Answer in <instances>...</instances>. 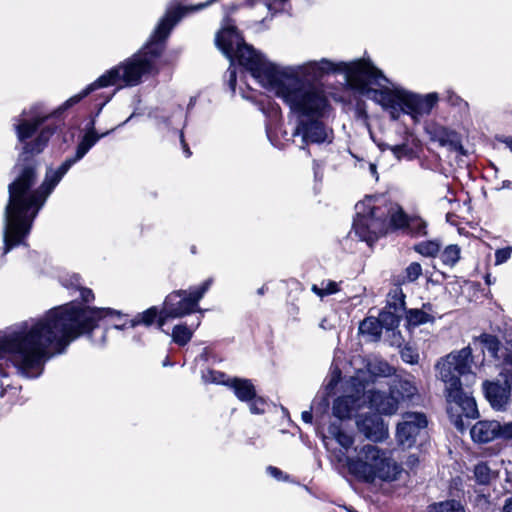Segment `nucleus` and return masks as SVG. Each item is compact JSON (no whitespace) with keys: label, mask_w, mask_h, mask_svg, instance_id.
Returning a JSON list of instances; mask_svg holds the SVG:
<instances>
[{"label":"nucleus","mask_w":512,"mask_h":512,"mask_svg":"<svg viewBox=\"0 0 512 512\" xmlns=\"http://www.w3.org/2000/svg\"><path fill=\"white\" fill-rule=\"evenodd\" d=\"M482 387L484 396L491 407L497 411L505 410L512 386L506 384L504 381L500 383L499 381L485 380Z\"/></svg>","instance_id":"a211bd4d"},{"label":"nucleus","mask_w":512,"mask_h":512,"mask_svg":"<svg viewBox=\"0 0 512 512\" xmlns=\"http://www.w3.org/2000/svg\"><path fill=\"white\" fill-rule=\"evenodd\" d=\"M398 209H402L398 203L392 201H385L383 204H373L368 207L367 211H363L372 221H375L377 225L385 233L391 232V216L396 213Z\"/></svg>","instance_id":"6ab92c4d"},{"label":"nucleus","mask_w":512,"mask_h":512,"mask_svg":"<svg viewBox=\"0 0 512 512\" xmlns=\"http://www.w3.org/2000/svg\"><path fill=\"white\" fill-rule=\"evenodd\" d=\"M474 477L479 485H489L491 482V469L487 462H479L474 467Z\"/></svg>","instance_id":"ea45409f"},{"label":"nucleus","mask_w":512,"mask_h":512,"mask_svg":"<svg viewBox=\"0 0 512 512\" xmlns=\"http://www.w3.org/2000/svg\"><path fill=\"white\" fill-rule=\"evenodd\" d=\"M473 355L470 346L446 355L442 359L439 374L445 386L455 380H461V376L472 374Z\"/></svg>","instance_id":"f8f14e48"},{"label":"nucleus","mask_w":512,"mask_h":512,"mask_svg":"<svg viewBox=\"0 0 512 512\" xmlns=\"http://www.w3.org/2000/svg\"><path fill=\"white\" fill-rule=\"evenodd\" d=\"M428 420L423 412H405L396 427V440L403 449L417 444V438L425 433Z\"/></svg>","instance_id":"ddd939ff"},{"label":"nucleus","mask_w":512,"mask_h":512,"mask_svg":"<svg viewBox=\"0 0 512 512\" xmlns=\"http://www.w3.org/2000/svg\"><path fill=\"white\" fill-rule=\"evenodd\" d=\"M314 407H312L311 409H313ZM301 418L302 420L307 423V424H311L312 421H313V413H312V410H307V411H303L302 414H301Z\"/></svg>","instance_id":"680f3d73"},{"label":"nucleus","mask_w":512,"mask_h":512,"mask_svg":"<svg viewBox=\"0 0 512 512\" xmlns=\"http://www.w3.org/2000/svg\"><path fill=\"white\" fill-rule=\"evenodd\" d=\"M473 341L474 343L479 342L482 345L483 355L484 349H486L492 358L499 359L498 353L502 348V343L496 335L483 332L479 336L474 337Z\"/></svg>","instance_id":"7c9ffc66"},{"label":"nucleus","mask_w":512,"mask_h":512,"mask_svg":"<svg viewBox=\"0 0 512 512\" xmlns=\"http://www.w3.org/2000/svg\"><path fill=\"white\" fill-rule=\"evenodd\" d=\"M400 357H401L402 361L407 364L413 365V364H417L419 361L418 351L409 344H406L400 350Z\"/></svg>","instance_id":"37998d69"},{"label":"nucleus","mask_w":512,"mask_h":512,"mask_svg":"<svg viewBox=\"0 0 512 512\" xmlns=\"http://www.w3.org/2000/svg\"><path fill=\"white\" fill-rule=\"evenodd\" d=\"M179 137H180V142H181L183 151L185 153V156L186 157H190L192 155V152L190 150V147H189L188 143L185 140V136H184L183 131H180Z\"/></svg>","instance_id":"bf43d9fd"},{"label":"nucleus","mask_w":512,"mask_h":512,"mask_svg":"<svg viewBox=\"0 0 512 512\" xmlns=\"http://www.w3.org/2000/svg\"><path fill=\"white\" fill-rule=\"evenodd\" d=\"M497 140L504 143L512 151V136L497 137Z\"/></svg>","instance_id":"338daca9"},{"label":"nucleus","mask_w":512,"mask_h":512,"mask_svg":"<svg viewBox=\"0 0 512 512\" xmlns=\"http://www.w3.org/2000/svg\"><path fill=\"white\" fill-rule=\"evenodd\" d=\"M258 2H262L263 4H265V6L268 8V10L270 12H272V10H273V8H272V0H244L242 2V4H244V7L245 6L253 7Z\"/></svg>","instance_id":"13d9d810"},{"label":"nucleus","mask_w":512,"mask_h":512,"mask_svg":"<svg viewBox=\"0 0 512 512\" xmlns=\"http://www.w3.org/2000/svg\"><path fill=\"white\" fill-rule=\"evenodd\" d=\"M79 292V300L53 307L32 324L23 321L15 329L0 334V376L7 377V369L12 365L29 377L31 372L43 370L52 356L51 347L62 354L81 337L92 340L102 320L123 316L113 308L90 306L95 300L92 289L82 286Z\"/></svg>","instance_id":"f03ea898"},{"label":"nucleus","mask_w":512,"mask_h":512,"mask_svg":"<svg viewBox=\"0 0 512 512\" xmlns=\"http://www.w3.org/2000/svg\"><path fill=\"white\" fill-rule=\"evenodd\" d=\"M500 439L503 440H512V422H508L505 424L500 423Z\"/></svg>","instance_id":"603ef678"},{"label":"nucleus","mask_w":512,"mask_h":512,"mask_svg":"<svg viewBox=\"0 0 512 512\" xmlns=\"http://www.w3.org/2000/svg\"><path fill=\"white\" fill-rule=\"evenodd\" d=\"M9 390H13L14 393H17V392L19 393V389L17 387H14L11 385H7L5 387L3 384H1L0 385V396L4 397L8 393Z\"/></svg>","instance_id":"e2e57ef3"},{"label":"nucleus","mask_w":512,"mask_h":512,"mask_svg":"<svg viewBox=\"0 0 512 512\" xmlns=\"http://www.w3.org/2000/svg\"><path fill=\"white\" fill-rule=\"evenodd\" d=\"M391 151L396 158L400 159L411 153L412 149L407 144L403 143L394 145L393 147H391Z\"/></svg>","instance_id":"09e8293b"},{"label":"nucleus","mask_w":512,"mask_h":512,"mask_svg":"<svg viewBox=\"0 0 512 512\" xmlns=\"http://www.w3.org/2000/svg\"><path fill=\"white\" fill-rule=\"evenodd\" d=\"M403 313L404 312L401 310H395L386 305L378 315L382 328L386 331H394L397 329L400 325Z\"/></svg>","instance_id":"c756f323"},{"label":"nucleus","mask_w":512,"mask_h":512,"mask_svg":"<svg viewBox=\"0 0 512 512\" xmlns=\"http://www.w3.org/2000/svg\"><path fill=\"white\" fill-rule=\"evenodd\" d=\"M417 394L415 384L402 377H394L389 384L388 393L371 390L368 395L369 407L380 415H393L401 402H409Z\"/></svg>","instance_id":"9d476101"},{"label":"nucleus","mask_w":512,"mask_h":512,"mask_svg":"<svg viewBox=\"0 0 512 512\" xmlns=\"http://www.w3.org/2000/svg\"><path fill=\"white\" fill-rule=\"evenodd\" d=\"M355 110L358 117L365 119L368 118L366 103L363 99L359 98L356 100Z\"/></svg>","instance_id":"864d4df0"},{"label":"nucleus","mask_w":512,"mask_h":512,"mask_svg":"<svg viewBox=\"0 0 512 512\" xmlns=\"http://www.w3.org/2000/svg\"><path fill=\"white\" fill-rule=\"evenodd\" d=\"M425 512H469L465 501L450 498L439 502H433L426 507Z\"/></svg>","instance_id":"bb28decb"},{"label":"nucleus","mask_w":512,"mask_h":512,"mask_svg":"<svg viewBox=\"0 0 512 512\" xmlns=\"http://www.w3.org/2000/svg\"><path fill=\"white\" fill-rule=\"evenodd\" d=\"M320 408H321L323 413L327 411V409L329 408V401H328L327 398L324 397V398L321 399V401L318 403V406L315 407L316 412Z\"/></svg>","instance_id":"0e129e2a"},{"label":"nucleus","mask_w":512,"mask_h":512,"mask_svg":"<svg viewBox=\"0 0 512 512\" xmlns=\"http://www.w3.org/2000/svg\"><path fill=\"white\" fill-rule=\"evenodd\" d=\"M358 430L374 442L383 441L388 435V428L382 415L377 412L366 413L357 420Z\"/></svg>","instance_id":"dca6fc26"},{"label":"nucleus","mask_w":512,"mask_h":512,"mask_svg":"<svg viewBox=\"0 0 512 512\" xmlns=\"http://www.w3.org/2000/svg\"><path fill=\"white\" fill-rule=\"evenodd\" d=\"M447 401L452 404L449 409L454 425L461 431L466 427L463 418L477 419L479 411L474 397L466 392L461 380H455L446 386Z\"/></svg>","instance_id":"9b49d317"},{"label":"nucleus","mask_w":512,"mask_h":512,"mask_svg":"<svg viewBox=\"0 0 512 512\" xmlns=\"http://www.w3.org/2000/svg\"><path fill=\"white\" fill-rule=\"evenodd\" d=\"M354 402L355 400L352 396H338L333 402V416L340 421L350 419L354 410Z\"/></svg>","instance_id":"cd10ccee"},{"label":"nucleus","mask_w":512,"mask_h":512,"mask_svg":"<svg viewBox=\"0 0 512 512\" xmlns=\"http://www.w3.org/2000/svg\"><path fill=\"white\" fill-rule=\"evenodd\" d=\"M391 232L401 231L411 238H421L428 235V223L419 215H409L404 209H398L391 216Z\"/></svg>","instance_id":"4468645a"},{"label":"nucleus","mask_w":512,"mask_h":512,"mask_svg":"<svg viewBox=\"0 0 512 512\" xmlns=\"http://www.w3.org/2000/svg\"><path fill=\"white\" fill-rule=\"evenodd\" d=\"M401 286L402 285H399V283H395V288H393L388 294L390 300L387 301L386 305L395 310H401L404 312L407 309L406 294L403 292Z\"/></svg>","instance_id":"c9c22d12"},{"label":"nucleus","mask_w":512,"mask_h":512,"mask_svg":"<svg viewBox=\"0 0 512 512\" xmlns=\"http://www.w3.org/2000/svg\"><path fill=\"white\" fill-rule=\"evenodd\" d=\"M78 160L72 156L67 159L56 169L54 170L60 178H63L64 175L69 171V169L76 163Z\"/></svg>","instance_id":"de8ad7c7"},{"label":"nucleus","mask_w":512,"mask_h":512,"mask_svg":"<svg viewBox=\"0 0 512 512\" xmlns=\"http://www.w3.org/2000/svg\"><path fill=\"white\" fill-rule=\"evenodd\" d=\"M242 7H244L242 2H232L222 6L224 15L221 28L215 35V44L232 64L237 63L249 71L254 67V62H260L265 56L251 44L246 43L243 33L235 24L236 21L232 15Z\"/></svg>","instance_id":"423d86ee"},{"label":"nucleus","mask_w":512,"mask_h":512,"mask_svg":"<svg viewBox=\"0 0 512 512\" xmlns=\"http://www.w3.org/2000/svg\"><path fill=\"white\" fill-rule=\"evenodd\" d=\"M111 97H106L102 102L96 104V111L94 113V116L91 117V119L89 120V122L86 124V127H85V132H89V131H96L95 129V117L99 115V113L101 112L102 108L106 105V103H108L110 101Z\"/></svg>","instance_id":"49530a36"},{"label":"nucleus","mask_w":512,"mask_h":512,"mask_svg":"<svg viewBox=\"0 0 512 512\" xmlns=\"http://www.w3.org/2000/svg\"><path fill=\"white\" fill-rule=\"evenodd\" d=\"M225 387L231 389L236 398L241 402H248L255 397L256 387L251 379L232 377L229 383H225Z\"/></svg>","instance_id":"4be33fe9"},{"label":"nucleus","mask_w":512,"mask_h":512,"mask_svg":"<svg viewBox=\"0 0 512 512\" xmlns=\"http://www.w3.org/2000/svg\"><path fill=\"white\" fill-rule=\"evenodd\" d=\"M385 94L387 98L382 108L389 112L392 120H398L401 114H407L414 120L429 115L439 100L436 92L422 96L402 88H391Z\"/></svg>","instance_id":"1a4fd4ad"},{"label":"nucleus","mask_w":512,"mask_h":512,"mask_svg":"<svg viewBox=\"0 0 512 512\" xmlns=\"http://www.w3.org/2000/svg\"><path fill=\"white\" fill-rule=\"evenodd\" d=\"M122 314H123V316H121V317L116 316L119 321L117 323L113 324L112 327L117 330H125L127 328H135L136 326L130 325L133 318L128 319L127 314H124V313H122Z\"/></svg>","instance_id":"8fccbe9b"},{"label":"nucleus","mask_w":512,"mask_h":512,"mask_svg":"<svg viewBox=\"0 0 512 512\" xmlns=\"http://www.w3.org/2000/svg\"><path fill=\"white\" fill-rule=\"evenodd\" d=\"M422 311H425L426 313H431L434 315V305L431 302H424L422 303L421 308H419Z\"/></svg>","instance_id":"69168bd1"},{"label":"nucleus","mask_w":512,"mask_h":512,"mask_svg":"<svg viewBox=\"0 0 512 512\" xmlns=\"http://www.w3.org/2000/svg\"><path fill=\"white\" fill-rule=\"evenodd\" d=\"M228 87L232 93L236 90L237 85V73L235 69H228V80H227Z\"/></svg>","instance_id":"5fc2aeb1"},{"label":"nucleus","mask_w":512,"mask_h":512,"mask_svg":"<svg viewBox=\"0 0 512 512\" xmlns=\"http://www.w3.org/2000/svg\"><path fill=\"white\" fill-rule=\"evenodd\" d=\"M260 111L271 121L277 122L281 119L282 113L278 103H276L271 97L266 96L260 99L258 102Z\"/></svg>","instance_id":"72a5a7b5"},{"label":"nucleus","mask_w":512,"mask_h":512,"mask_svg":"<svg viewBox=\"0 0 512 512\" xmlns=\"http://www.w3.org/2000/svg\"><path fill=\"white\" fill-rule=\"evenodd\" d=\"M500 422L497 420H479L470 429L472 440L477 444H486L500 439Z\"/></svg>","instance_id":"412c9836"},{"label":"nucleus","mask_w":512,"mask_h":512,"mask_svg":"<svg viewBox=\"0 0 512 512\" xmlns=\"http://www.w3.org/2000/svg\"><path fill=\"white\" fill-rule=\"evenodd\" d=\"M427 131L430 139L437 141L441 147H448L451 151L465 155L464 147L456 131L441 125H432Z\"/></svg>","instance_id":"aec40b11"},{"label":"nucleus","mask_w":512,"mask_h":512,"mask_svg":"<svg viewBox=\"0 0 512 512\" xmlns=\"http://www.w3.org/2000/svg\"><path fill=\"white\" fill-rule=\"evenodd\" d=\"M339 62L334 63L328 59H321L319 62L312 61L302 67L304 76H311L313 79L318 80L330 73H339Z\"/></svg>","instance_id":"5701e85b"},{"label":"nucleus","mask_w":512,"mask_h":512,"mask_svg":"<svg viewBox=\"0 0 512 512\" xmlns=\"http://www.w3.org/2000/svg\"><path fill=\"white\" fill-rule=\"evenodd\" d=\"M355 456H345V463L350 475L365 483H373L375 479L392 482L399 478L403 471L401 464L379 447L366 444L360 449L354 448Z\"/></svg>","instance_id":"0eeeda50"},{"label":"nucleus","mask_w":512,"mask_h":512,"mask_svg":"<svg viewBox=\"0 0 512 512\" xmlns=\"http://www.w3.org/2000/svg\"><path fill=\"white\" fill-rule=\"evenodd\" d=\"M218 0H206L196 5L180 4L169 7L159 20L147 42L134 54L118 65L110 68L86 87L83 95H90L97 89L117 86L118 88L135 87L143 82L144 77H154L160 73L158 62L163 56L167 39L174 26L188 13L200 11Z\"/></svg>","instance_id":"7ed1b4c3"},{"label":"nucleus","mask_w":512,"mask_h":512,"mask_svg":"<svg viewBox=\"0 0 512 512\" xmlns=\"http://www.w3.org/2000/svg\"><path fill=\"white\" fill-rule=\"evenodd\" d=\"M503 512H512V497H509L505 500Z\"/></svg>","instance_id":"774afa93"},{"label":"nucleus","mask_w":512,"mask_h":512,"mask_svg":"<svg viewBox=\"0 0 512 512\" xmlns=\"http://www.w3.org/2000/svg\"><path fill=\"white\" fill-rule=\"evenodd\" d=\"M439 239L425 240L413 245L412 249L423 257L436 258L441 251Z\"/></svg>","instance_id":"473e14b6"},{"label":"nucleus","mask_w":512,"mask_h":512,"mask_svg":"<svg viewBox=\"0 0 512 512\" xmlns=\"http://www.w3.org/2000/svg\"><path fill=\"white\" fill-rule=\"evenodd\" d=\"M328 432L332 438L335 439V441L344 449V451H341L342 458L339 457L338 461H345V456H348L347 453L349 449L353 447L355 441L354 436L344 431L340 422H331L328 426Z\"/></svg>","instance_id":"b1692460"},{"label":"nucleus","mask_w":512,"mask_h":512,"mask_svg":"<svg viewBox=\"0 0 512 512\" xmlns=\"http://www.w3.org/2000/svg\"><path fill=\"white\" fill-rule=\"evenodd\" d=\"M405 328L408 331H412L416 327L431 323L433 324L436 320L435 316L431 313H426L418 308H407L404 311Z\"/></svg>","instance_id":"393cba45"},{"label":"nucleus","mask_w":512,"mask_h":512,"mask_svg":"<svg viewBox=\"0 0 512 512\" xmlns=\"http://www.w3.org/2000/svg\"><path fill=\"white\" fill-rule=\"evenodd\" d=\"M446 100L452 106H460L461 103L464 102V100L459 95L450 91L447 93Z\"/></svg>","instance_id":"6e6d98bb"},{"label":"nucleus","mask_w":512,"mask_h":512,"mask_svg":"<svg viewBox=\"0 0 512 512\" xmlns=\"http://www.w3.org/2000/svg\"><path fill=\"white\" fill-rule=\"evenodd\" d=\"M311 290L317 296L323 298L339 292L340 288L337 282L328 280L325 287H319L318 285L313 284Z\"/></svg>","instance_id":"a19ab883"},{"label":"nucleus","mask_w":512,"mask_h":512,"mask_svg":"<svg viewBox=\"0 0 512 512\" xmlns=\"http://www.w3.org/2000/svg\"><path fill=\"white\" fill-rule=\"evenodd\" d=\"M112 131H114V129L101 134L97 131L85 132L76 147L74 157L80 161L101 138L107 136Z\"/></svg>","instance_id":"a878e982"},{"label":"nucleus","mask_w":512,"mask_h":512,"mask_svg":"<svg viewBox=\"0 0 512 512\" xmlns=\"http://www.w3.org/2000/svg\"><path fill=\"white\" fill-rule=\"evenodd\" d=\"M382 329L381 321H379L378 317H366L359 325V332L361 334H367L375 338H380Z\"/></svg>","instance_id":"e433bc0d"},{"label":"nucleus","mask_w":512,"mask_h":512,"mask_svg":"<svg viewBox=\"0 0 512 512\" xmlns=\"http://www.w3.org/2000/svg\"><path fill=\"white\" fill-rule=\"evenodd\" d=\"M443 265L454 267L461 258V248L458 244H450L439 253Z\"/></svg>","instance_id":"f704fd0d"},{"label":"nucleus","mask_w":512,"mask_h":512,"mask_svg":"<svg viewBox=\"0 0 512 512\" xmlns=\"http://www.w3.org/2000/svg\"><path fill=\"white\" fill-rule=\"evenodd\" d=\"M320 118L299 119L294 135L301 134L305 143H324L328 135L326 126Z\"/></svg>","instance_id":"f3484780"},{"label":"nucleus","mask_w":512,"mask_h":512,"mask_svg":"<svg viewBox=\"0 0 512 512\" xmlns=\"http://www.w3.org/2000/svg\"><path fill=\"white\" fill-rule=\"evenodd\" d=\"M268 471L269 473L275 477L276 479L280 480L283 476V472L282 470H280L279 468L275 467V466H269L268 467Z\"/></svg>","instance_id":"052dcab7"},{"label":"nucleus","mask_w":512,"mask_h":512,"mask_svg":"<svg viewBox=\"0 0 512 512\" xmlns=\"http://www.w3.org/2000/svg\"><path fill=\"white\" fill-rule=\"evenodd\" d=\"M85 91L86 88L67 99L51 113L42 112V104L36 103L28 112L24 109L20 116L14 118L13 128L18 143L21 144V150L11 170L15 178L8 185L3 255L24 243L30 234L34 219L61 181L62 178L49 168L44 181L34 189L41 166L40 155L63 124L64 113L88 96H82Z\"/></svg>","instance_id":"f257e3e1"},{"label":"nucleus","mask_w":512,"mask_h":512,"mask_svg":"<svg viewBox=\"0 0 512 512\" xmlns=\"http://www.w3.org/2000/svg\"><path fill=\"white\" fill-rule=\"evenodd\" d=\"M213 283L214 278L209 277L199 285L189 286L188 289L173 290L165 296L161 308L154 305L137 313L130 325L146 328L155 326L158 330L164 332L163 327L168 321L200 312L199 303Z\"/></svg>","instance_id":"39448f33"},{"label":"nucleus","mask_w":512,"mask_h":512,"mask_svg":"<svg viewBox=\"0 0 512 512\" xmlns=\"http://www.w3.org/2000/svg\"><path fill=\"white\" fill-rule=\"evenodd\" d=\"M64 286L68 289L78 290L83 286L81 283V276L78 274H73L67 279L64 283Z\"/></svg>","instance_id":"3c124183"},{"label":"nucleus","mask_w":512,"mask_h":512,"mask_svg":"<svg viewBox=\"0 0 512 512\" xmlns=\"http://www.w3.org/2000/svg\"><path fill=\"white\" fill-rule=\"evenodd\" d=\"M506 384L512 386V353L506 354L503 359V369L500 373Z\"/></svg>","instance_id":"c03bdc74"},{"label":"nucleus","mask_w":512,"mask_h":512,"mask_svg":"<svg viewBox=\"0 0 512 512\" xmlns=\"http://www.w3.org/2000/svg\"><path fill=\"white\" fill-rule=\"evenodd\" d=\"M264 88L275 90L299 119L323 117L329 101L322 87L292 69H280L266 58L249 71Z\"/></svg>","instance_id":"20e7f679"},{"label":"nucleus","mask_w":512,"mask_h":512,"mask_svg":"<svg viewBox=\"0 0 512 512\" xmlns=\"http://www.w3.org/2000/svg\"><path fill=\"white\" fill-rule=\"evenodd\" d=\"M422 275V266L419 262H411L401 276L398 277L397 283L403 285L415 282Z\"/></svg>","instance_id":"4c0bfd02"},{"label":"nucleus","mask_w":512,"mask_h":512,"mask_svg":"<svg viewBox=\"0 0 512 512\" xmlns=\"http://www.w3.org/2000/svg\"><path fill=\"white\" fill-rule=\"evenodd\" d=\"M512 254V247L507 246L495 251V265H501L508 261Z\"/></svg>","instance_id":"a18cd8bd"},{"label":"nucleus","mask_w":512,"mask_h":512,"mask_svg":"<svg viewBox=\"0 0 512 512\" xmlns=\"http://www.w3.org/2000/svg\"><path fill=\"white\" fill-rule=\"evenodd\" d=\"M199 325V319L195 324L192 323L190 326H188L186 323L175 325L171 333L172 341L180 347L187 345L191 341L194 331L198 328Z\"/></svg>","instance_id":"c85d7f7f"},{"label":"nucleus","mask_w":512,"mask_h":512,"mask_svg":"<svg viewBox=\"0 0 512 512\" xmlns=\"http://www.w3.org/2000/svg\"><path fill=\"white\" fill-rule=\"evenodd\" d=\"M340 379H341V371L337 368L333 372V374L327 384V389H334L336 387V385L339 383Z\"/></svg>","instance_id":"4d7b16f0"},{"label":"nucleus","mask_w":512,"mask_h":512,"mask_svg":"<svg viewBox=\"0 0 512 512\" xmlns=\"http://www.w3.org/2000/svg\"><path fill=\"white\" fill-rule=\"evenodd\" d=\"M371 381H375L378 377H390L395 373V368L386 360L374 359L366 365Z\"/></svg>","instance_id":"2f4dec72"},{"label":"nucleus","mask_w":512,"mask_h":512,"mask_svg":"<svg viewBox=\"0 0 512 512\" xmlns=\"http://www.w3.org/2000/svg\"><path fill=\"white\" fill-rule=\"evenodd\" d=\"M247 403L249 404L250 412L256 415L264 414L268 405L266 399L257 395V392L255 393V397Z\"/></svg>","instance_id":"79ce46f5"},{"label":"nucleus","mask_w":512,"mask_h":512,"mask_svg":"<svg viewBox=\"0 0 512 512\" xmlns=\"http://www.w3.org/2000/svg\"><path fill=\"white\" fill-rule=\"evenodd\" d=\"M352 230L358 239L365 242L370 248L378 242V240L387 235L379 225L372 221L365 213L357 212L353 218Z\"/></svg>","instance_id":"2eb2a0df"},{"label":"nucleus","mask_w":512,"mask_h":512,"mask_svg":"<svg viewBox=\"0 0 512 512\" xmlns=\"http://www.w3.org/2000/svg\"><path fill=\"white\" fill-rule=\"evenodd\" d=\"M339 66L338 71L345 74L349 89L383 107L387 98L385 93L391 88L381 84L382 81L390 82L382 70L363 58L350 63L339 62Z\"/></svg>","instance_id":"6e6552de"},{"label":"nucleus","mask_w":512,"mask_h":512,"mask_svg":"<svg viewBox=\"0 0 512 512\" xmlns=\"http://www.w3.org/2000/svg\"><path fill=\"white\" fill-rule=\"evenodd\" d=\"M229 377L225 372L218 371L215 369H207L202 372V380L204 383H212L225 386V383H229Z\"/></svg>","instance_id":"58836bf2"}]
</instances>
